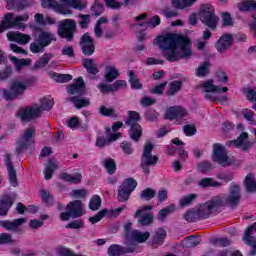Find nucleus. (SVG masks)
I'll return each instance as SVG.
<instances>
[{
	"instance_id": "nucleus-1",
	"label": "nucleus",
	"mask_w": 256,
	"mask_h": 256,
	"mask_svg": "<svg viewBox=\"0 0 256 256\" xmlns=\"http://www.w3.org/2000/svg\"><path fill=\"white\" fill-rule=\"evenodd\" d=\"M162 51L163 57L167 61L175 63L180 59H187L193 55L191 51V39L177 34H166L156 39Z\"/></svg>"
},
{
	"instance_id": "nucleus-2",
	"label": "nucleus",
	"mask_w": 256,
	"mask_h": 256,
	"mask_svg": "<svg viewBox=\"0 0 256 256\" xmlns=\"http://www.w3.org/2000/svg\"><path fill=\"white\" fill-rule=\"evenodd\" d=\"M55 105V102L51 98H43L39 104H33L32 106L20 108L18 111V117L21 121L29 123V121H35L43 115V111H51Z\"/></svg>"
},
{
	"instance_id": "nucleus-3",
	"label": "nucleus",
	"mask_w": 256,
	"mask_h": 256,
	"mask_svg": "<svg viewBox=\"0 0 256 256\" xmlns=\"http://www.w3.org/2000/svg\"><path fill=\"white\" fill-rule=\"evenodd\" d=\"M199 19L211 31H215L217 25H219V16L215 14V7L211 4H202L200 6Z\"/></svg>"
},
{
	"instance_id": "nucleus-4",
	"label": "nucleus",
	"mask_w": 256,
	"mask_h": 256,
	"mask_svg": "<svg viewBox=\"0 0 256 256\" xmlns=\"http://www.w3.org/2000/svg\"><path fill=\"white\" fill-rule=\"evenodd\" d=\"M218 204L221 207H237L241 203V186L237 183H231L227 196H216Z\"/></svg>"
},
{
	"instance_id": "nucleus-5",
	"label": "nucleus",
	"mask_w": 256,
	"mask_h": 256,
	"mask_svg": "<svg viewBox=\"0 0 256 256\" xmlns=\"http://www.w3.org/2000/svg\"><path fill=\"white\" fill-rule=\"evenodd\" d=\"M29 21V14L18 15L13 17V13H7L0 24V33L7 31V29H25L27 23Z\"/></svg>"
},
{
	"instance_id": "nucleus-6",
	"label": "nucleus",
	"mask_w": 256,
	"mask_h": 256,
	"mask_svg": "<svg viewBox=\"0 0 256 256\" xmlns=\"http://www.w3.org/2000/svg\"><path fill=\"white\" fill-rule=\"evenodd\" d=\"M35 135H37V130L35 126L24 129L23 133L20 135V138L17 141L16 153L21 155L23 151L32 149L35 147Z\"/></svg>"
},
{
	"instance_id": "nucleus-7",
	"label": "nucleus",
	"mask_w": 256,
	"mask_h": 256,
	"mask_svg": "<svg viewBox=\"0 0 256 256\" xmlns=\"http://www.w3.org/2000/svg\"><path fill=\"white\" fill-rule=\"evenodd\" d=\"M139 121H141V115L135 111L128 112V118L125 122L128 127H130L128 133L130 139L135 141V143H139L141 137L143 136V128L140 126Z\"/></svg>"
},
{
	"instance_id": "nucleus-8",
	"label": "nucleus",
	"mask_w": 256,
	"mask_h": 256,
	"mask_svg": "<svg viewBox=\"0 0 256 256\" xmlns=\"http://www.w3.org/2000/svg\"><path fill=\"white\" fill-rule=\"evenodd\" d=\"M155 145L151 142H146L144 145V150L141 157V168L145 175H149L150 168L153 165L159 163V157L152 155Z\"/></svg>"
},
{
	"instance_id": "nucleus-9",
	"label": "nucleus",
	"mask_w": 256,
	"mask_h": 256,
	"mask_svg": "<svg viewBox=\"0 0 256 256\" xmlns=\"http://www.w3.org/2000/svg\"><path fill=\"white\" fill-rule=\"evenodd\" d=\"M52 41H57L55 34L50 31H42L39 33L36 41L30 44V51H32V53H43L45 47H49Z\"/></svg>"
},
{
	"instance_id": "nucleus-10",
	"label": "nucleus",
	"mask_w": 256,
	"mask_h": 256,
	"mask_svg": "<svg viewBox=\"0 0 256 256\" xmlns=\"http://www.w3.org/2000/svg\"><path fill=\"white\" fill-rule=\"evenodd\" d=\"M213 161L221 165V167H231L235 165V157L227 155V149L222 144L213 145Z\"/></svg>"
},
{
	"instance_id": "nucleus-11",
	"label": "nucleus",
	"mask_w": 256,
	"mask_h": 256,
	"mask_svg": "<svg viewBox=\"0 0 256 256\" xmlns=\"http://www.w3.org/2000/svg\"><path fill=\"white\" fill-rule=\"evenodd\" d=\"M27 91V84L21 80H13L10 84V89H1L3 99L5 101H14L17 97H21Z\"/></svg>"
},
{
	"instance_id": "nucleus-12",
	"label": "nucleus",
	"mask_w": 256,
	"mask_h": 256,
	"mask_svg": "<svg viewBox=\"0 0 256 256\" xmlns=\"http://www.w3.org/2000/svg\"><path fill=\"white\" fill-rule=\"evenodd\" d=\"M66 212L60 214L61 221H69L71 217L77 219L83 215V202L81 200H74L67 204Z\"/></svg>"
},
{
	"instance_id": "nucleus-13",
	"label": "nucleus",
	"mask_w": 256,
	"mask_h": 256,
	"mask_svg": "<svg viewBox=\"0 0 256 256\" xmlns=\"http://www.w3.org/2000/svg\"><path fill=\"white\" fill-rule=\"evenodd\" d=\"M70 7L83 11L87 7V2H81V0H62L61 3L57 4L55 11L61 15H71L73 12L69 9Z\"/></svg>"
},
{
	"instance_id": "nucleus-14",
	"label": "nucleus",
	"mask_w": 256,
	"mask_h": 256,
	"mask_svg": "<svg viewBox=\"0 0 256 256\" xmlns=\"http://www.w3.org/2000/svg\"><path fill=\"white\" fill-rule=\"evenodd\" d=\"M219 209H221V206L217 200V197L214 196L205 203L200 204L196 211L198 212L200 219H207L211 213H215V211H219Z\"/></svg>"
},
{
	"instance_id": "nucleus-15",
	"label": "nucleus",
	"mask_w": 256,
	"mask_h": 256,
	"mask_svg": "<svg viewBox=\"0 0 256 256\" xmlns=\"http://www.w3.org/2000/svg\"><path fill=\"white\" fill-rule=\"evenodd\" d=\"M202 93H204L205 99H208V101L213 100V96L215 93H227L229 91L228 87H221L214 84L213 80H208L205 82L200 83L199 85Z\"/></svg>"
},
{
	"instance_id": "nucleus-16",
	"label": "nucleus",
	"mask_w": 256,
	"mask_h": 256,
	"mask_svg": "<svg viewBox=\"0 0 256 256\" xmlns=\"http://www.w3.org/2000/svg\"><path fill=\"white\" fill-rule=\"evenodd\" d=\"M137 187V181L133 178L126 179L120 189L118 190V201L120 203H125V201H129V197H131V193L135 191Z\"/></svg>"
},
{
	"instance_id": "nucleus-17",
	"label": "nucleus",
	"mask_w": 256,
	"mask_h": 256,
	"mask_svg": "<svg viewBox=\"0 0 256 256\" xmlns=\"http://www.w3.org/2000/svg\"><path fill=\"white\" fill-rule=\"evenodd\" d=\"M75 27H77L75 20L66 19L62 22L60 28L58 29V35L63 39H67V41H73Z\"/></svg>"
},
{
	"instance_id": "nucleus-18",
	"label": "nucleus",
	"mask_w": 256,
	"mask_h": 256,
	"mask_svg": "<svg viewBox=\"0 0 256 256\" xmlns=\"http://www.w3.org/2000/svg\"><path fill=\"white\" fill-rule=\"evenodd\" d=\"M249 139V133L242 132L236 140L226 143L227 147H235V149H242V151H249L253 146V142L247 141Z\"/></svg>"
},
{
	"instance_id": "nucleus-19",
	"label": "nucleus",
	"mask_w": 256,
	"mask_h": 256,
	"mask_svg": "<svg viewBox=\"0 0 256 256\" xmlns=\"http://www.w3.org/2000/svg\"><path fill=\"white\" fill-rule=\"evenodd\" d=\"M27 223L26 218H18L15 220H1L0 227L6 231H11L12 233H20L23 224Z\"/></svg>"
},
{
	"instance_id": "nucleus-20",
	"label": "nucleus",
	"mask_w": 256,
	"mask_h": 256,
	"mask_svg": "<svg viewBox=\"0 0 256 256\" xmlns=\"http://www.w3.org/2000/svg\"><path fill=\"white\" fill-rule=\"evenodd\" d=\"M256 233V222L249 226L246 231L244 232L243 241L246 245H249L252 247V250L250 252V255L254 256L256 255V237L253 236Z\"/></svg>"
},
{
	"instance_id": "nucleus-21",
	"label": "nucleus",
	"mask_w": 256,
	"mask_h": 256,
	"mask_svg": "<svg viewBox=\"0 0 256 256\" xmlns=\"http://www.w3.org/2000/svg\"><path fill=\"white\" fill-rule=\"evenodd\" d=\"M80 46L82 49V53L84 55H93L95 53V41L89 35V33H85L80 39Z\"/></svg>"
},
{
	"instance_id": "nucleus-22",
	"label": "nucleus",
	"mask_w": 256,
	"mask_h": 256,
	"mask_svg": "<svg viewBox=\"0 0 256 256\" xmlns=\"http://www.w3.org/2000/svg\"><path fill=\"white\" fill-rule=\"evenodd\" d=\"M187 115H189V112L181 106L169 107L165 113L166 119H169L170 121H173V119H183L187 117Z\"/></svg>"
},
{
	"instance_id": "nucleus-23",
	"label": "nucleus",
	"mask_w": 256,
	"mask_h": 256,
	"mask_svg": "<svg viewBox=\"0 0 256 256\" xmlns=\"http://www.w3.org/2000/svg\"><path fill=\"white\" fill-rule=\"evenodd\" d=\"M4 161L8 171L9 183L12 187H17V185H19L17 182V171H15V168L13 167V162H11V154L6 153Z\"/></svg>"
},
{
	"instance_id": "nucleus-24",
	"label": "nucleus",
	"mask_w": 256,
	"mask_h": 256,
	"mask_svg": "<svg viewBox=\"0 0 256 256\" xmlns=\"http://www.w3.org/2000/svg\"><path fill=\"white\" fill-rule=\"evenodd\" d=\"M137 246L132 245L127 248L119 245V244H113L108 248V255L109 256H121L125 255V253H133Z\"/></svg>"
},
{
	"instance_id": "nucleus-25",
	"label": "nucleus",
	"mask_w": 256,
	"mask_h": 256,
	"mask_svg": "<svg viewBox=\"0 0 256 256\" xmlns=\"http://www.w3.org/2000/svg\"><path fill=\"white\" fill-rule=\"evenodd\" d=\"M6 37L8 41H14L15 43H19V45H27L31 41V36L21 32L9 31Z\"/></svg>"
},
{
	"instance_id": "nucleus-26",
	"label": "nucleus",
	"mask_w": 256,
	"mask_h": 256,
	"mask_svg": "<svg viewBox=\"0 0 256 256\" xmlns=\"http://www.w3.org/2000/svg\"><path fill=\"white\" fill-rule=\"evenodd\" d=\"M233 45V36L230 34L222 35L216 42V49L219 53H225Z\"/></svg>"
},
{
	"instance_id": "nucleus-27",
	"label": "nucleus",
	"mask_w": 256,
	"mask_h": 256,
	"mask_svg": "<svg viewBox=\"0 0 256 256\" xmlns=\"http://www.w3.org/2000/svg\"><path fill=\"white\" fill-rule=\"evenodd\" d=\"M150 237L151 234L149 232L133 230L126 241H128V243H145Z\"/></svg>"
},
{
	"instance_id": "nucleus-28",
	"label": "nucleus",
	"mask_w": 256,
	"mask_h": 256,
	"mask_svg": "<svg viewBox=\"0 0 256 256\" xmlns=\"http://www.w3.org/2000/svg\"><path fill=\"white\" fill-rule=\"evenodd\" d=\"M13 203H15V198L13 196L5 195L0 199V215L5 217L11 207H13Z\"/></svg>"
},
{
	"instance_id": "nucleus-29",
	"label": "nucleus",
	"mask_w": 256,
	"mask_h": 256,
	"mask_svg": "<svg viewBox=\"0 0 256 256\" xmlns=\"http://www.w3.org/2000/svg\"><path fill=\"white\" fill-rule=\"evenodd\" d=\"M59 169V161L56 159H49L44 168V179L49 181L53 178V173Z\"/></svg>"
},
{
	"instance_id": "nucleus-30",
	"label": "nucleus",
	"mask_w": 256,
	"mask_h": 256,
	"mask_svg": "<svg viewBox=\"0 0 256 256\" xmlns=\"http://www.w3.org/2000/svg\"><path fill=\"white\" fill-rule=\"evenodd\" d=\"M68 93L71 95H83L85 93V81H83V78H77L74 84L69 85Z\"/></svg>"
},
{
	"instance_id": "nucleus-31",
	"label": "nucleus",
	"mask_w": 256,
	"mask_h": 256,
	"mask_svg": "<svg viewBox=\"0 0 256 256\" xmlns=\"http://www.w3.org/2000/svg\"><path fill=\"white\" fill-rule=\"evenodd\" d=\"M165 237H167V231L163 228H158L151 240L152 247L155 249H157V247H161V245L165 243Z\"/></svg>"
},
{
	"instance_id": "nucleus-32",
	"label": "nucleus",
	"mask_w": 256,
	"mask_h": 256,
	"mask_svg": "<svg viewBox=\"0 0 256 256\" xmlns=\"http://www.w3.org/2000/svg\"><path fill=\"white\" fill-rule=\"evenodd\" d=\"M117 77H119V70H117V67H115V65L106 66V71L104 74L106 83H113Z\"/></svg>"
},
{
	"instance_id": "nucleus-33",
	"label": "nucleus",
	"mask_w": 256,
	"mask_h": 256,
	"mask_svg": "<svg viewBox=\"0 0 256 256\" xmlns=\"http://www.w3.org/2000/svg\"><path fill=\"white\" fill-rule=\"evenodd\" d=\"M181 89H183V82L179 80H174L168 84V90L166 91V95L168 97H175V95L178 94Z\"/></svg>"
},
{
	"instance_id": "nucleus-34",
	"label": "nucleus",
	"mask_w": 256,
	"mask_h": 256,
	"mask_svg": "<svg viewBox=\"0 0 256 256\" xmlns=\"http://www.w3.org/2000/svg\"><path fill=\"white\" fill-rule=\"evenodd\" d=\"M245 189L248 193H256L255 174L249 173L244 179Z\"/></svg>"
},
{
	"instance_id": "nucleus-35",
	"label": "nucleus",
	"mask_w": 256,
	"mask_h": 256,
	"mask_svg": "<svg viewBox=\"0 0 256 256\" xmlns=\"http://www.w3.org/2000/svg\"><path fill=\"white\" fill-rule=\"evenodd\" d=\"M53 59V54L45 53L39 60L34 63V69H43L47 67L49 62Z\"/></svg>"
},
{
	"instance_id": "nucleus-36",
	"label": "nucleus",
	"mask_w": 256,
	"mask_h": 256,
	"mask_svg": "<svg viewBox=\"0 0 256 256\" xmlns=\"http://www.w3.org/2000/svg\"><path fill=\"white\" fill-rule=\"evenodd\" d=\"M10 61L13 63L16 71L23 69V67H27L31 65V59H19L15 56L10 57Z\"/></svg>"
},
{
	"instance_id": "nucleus-37",
	"label": "nucleus",
	"mask_w": 256,
	"mask_h": 256,
	"mask_svg": "<svg viewBox=\"0 0 256 256\" xmlns=\"http://www.w3.org/2000/svg\"><path fill=\"white\" fill-rule=\"evenodd\" d=\"M69 101L74 104L76 109H83V107H89L91 105V101L87 98H78V97H71Z\"/></svg>"
},
{
	"instance_id": "nucleus-38",
	"label": "nucleus",
	"mask_w": 256,
	"mask_h": 256,
	"mask_svg": "<svg viewBox=\"0 0 256 256\" xmlns=\"http://www.w3.org/2000/svg\"><path fill=\"white\" fill-rule=\"evenodd\" d=\"M87 73L90 75H97L99 73V68L93 59H85L83 63Z\"/></svg>"
},
{
	"instance_id": "nucleus-39",
	"label": "nucleus",
	"mask_w": 256,
	"mask_h": 256,
	"mask_svg": "<svg viewBox=\"0 0 256 256\" xmlns=\"http://www.w3.org/2000/svg\"><path fill=\"white\" fill-rule=\"evenodd\" d=\"M198 186H200L202 189H205L207 187H221V182L215 181L213 178H202L198 181Z\"/></svg>"
},
{
	"instance_id": "nucleus-40",
	"label": "nucleus",
	"mask_w": 256,
	"mask_h": 256,
	"mask_svg": "<svg viewBox=\"0 0 256 256\" xmlns=\"http://www.w3.org/2000/svg\"><path fill=\"white\" fill-rule=\"evenodd\" d=\"M60 178L63 181H66V183H81V179H83V176L81 175V173H76L74 175L62 173L60 175Z\"/></svg>"
},
{
	"instance_id": "nucleus-41",
	"label": "nucleus",
	"mask_w": 256,
	"mask_h": 256,
	"mask_svg": "<svg viewBox=\"0 0 256 256\" xmlns=\"http://www.w3.org/2000/svg\"><path fill=\"white\" fill-rule=\"evenodd\" d=\"M102 165L107 169L109 175H113L117 171V164L113 158H106L102 161Z\"/></svg>"
},
{
	"instance_id": "nucleus-42",
	"label": "nucleus",
	"mask_w": 256,
	"mask_h": 256,
	"mask_svg": "<svg viewBox=\"0 0 256 256\" xmlns=\"http://www.w3.org/2000/svg\"><path fill=\"white\" fill-rule=\"evenodd\" d=\"M209 67H211L210 61H205L196 69L197 77H207L209 75Z\"/></svg>"
},
{
	"instance_id": "nucleus-43",
	"label": "nucleus",
	"mask_w": 256,
	"mask_h": 256,
	"mask_svg": "<svg viewBox=\"0 0 256 256\" xmlns=\"http://www.w3.org/2000/svg\"><path fill=\"white\" fill-rule=\"evenodd\" d=\"M184 219L188 223H195V221H199L201 218L199 216V212H197V209H191L184 214Z\"/></svg>"
},
{
	"instance_id": "nucleus-44",
	"label": "nucleus",
	"mask_w": 256,
	"mask_h": 256,
	"mask_svg": "<svg viewBox=\"0 0 256 256\" xmlns=\"http://www.w3.org/2000/svg\"><path fill=\"white\" fill-rule=\"evenodd\" d=\"M173 211H175V205H169L164 209H161L158 213V221H165V219H167V217H169Z\"/></svg>"
},
{
	"instance_id": "nucleus-45",
	"label": "nucleus",
	"mask_w": 256,
	"mask_h": 256,
	"mask_svg": "<svg viewBox=\"0 0 256 256\" xmlns=\"http://www.w3.org/2000/svg\"><path fill=\"white\" fill-rule=\"evenodd\" d=\"M129 83L131 84L132 89H143V84L135 76L133 70L128 71Z\"/></svg>"
},
{
	"instance_id": "nucleus-46",
	"label": "nucleus",
	"mask_w": 256,
	"mask_h": 256,
	"mask_svg": "<svg viewBox=\"0 0 256 256\" xmlns=\"http://www.w3.org/2000/svg\"><path fill=\"white\" fill-rule=\"evenodd\" d=\"M91 23V15L89 14H78V25L81 29H87Z\"/></svg>"
},
{
	"instance_id": "nucleus-47",
	"label": "nucleus",
	"mask_w": 256,
	"mask_h": 256,
	"mask_svg": "<svg viewBox=\"0 0 256 256\" xmlns=\"http://www.w3.org/2000/svg\"><path fill=\"white\" fill-rule=\"evenodd\" d=\"M52 79H54L56 83H68V81H71V79H73V76L71 74L53 73Z\"/></svg>"
},
{
	"instance_id": "nucleus-48",
	"label": "nucleus",
	"mask_w": 256,
	"mask_h": 256,
	"mask_svg": "<svg viewBox=\"0 0 256 256\" xmlns=\"http://www.w3.org/2000/svg\"><path fill=\"white\" fill-rule=\"evenodd\" d=\"M120 149H122L124 155H133V153L135 152L133 143L129 141H123L122 143H120Z\"/></svg>"
},
{
	"instance_id": "nucleus-49",
	"label": "nucleus",
	"mask_w": 256,
	"mask_h": 256,
	"mask_svg": "<svg viewBox=\"0 0 256 256\" xmlns=\"http://www.w3.org/2000/svg\"><path fill=\"white\" fill-rule=\"evenodd\" d=\"M153 209V206H142L141 208L137 209L134 218L135 219H141V217H145L146 215H151V213H148V211H151Z\"/></svg>"
},
{
	"instance_id": "nucleus-50",
	"label": "nucleus",
	"mask_w": 256,
	"mask_h": 256,
	"mask_svg": "<svg viewBox=\"0 0 256 256\" xmlns=\"http://www.w3.org/2000/svg\"><path fill=\"white\" fill-rule=\"evenodd\" d=\"M89 209H91V211H99L100 207H101V197H99V195H94L89 202Z\"/></svg>"
},
{
	"instance_id": "nucleus-51",
	"label": "nucleus",
	"mask_w": 256,
	"mask_h": 256,
	"mask_svg": "<svg viewBox=\"0 0 256 256\" xmlns=\"http://www.w3.org/2000/svg\"><path fill=\"white\" fill-rule=\"evenodd\" d=\"M197 199V194H188L180 199L179 204L180 207H189L193 201Z\"/></svg>"
},
{
	"instance_id": "nucleus-52",
	"label": "nucleus",
	"mask_w": 256,
	"mask_h": 256,
	"mask_svg": "<svg viewBox=\"0 0 256 256\" xmlns=\"http://www.w3.org/2000/svg\"><path fill=\"white\" fill-rule=\"evenodd\" d=\"M146 19H147V13H142L139 16L134 17V21L137 22L136 24H134V26L147 29L148 24H147V21H145Z\"/></svg>"
},
{
	"instance_id": "nucleus-53",
	"label": "nucleus",
	"mask_w": 256,
	"mask_h": 256,
	"mask_svg": "<svg viewBox=\"0 0 256 256\" xmlns=\"http://www.w3.org/2000/svg\"><path fill=\"white\" fill-rule=\"evenodd\" d=\"M40 195L44 201V203L48 206L51 207L55 203V200L53 199V196H51V193L47 192L46 190H41Z\"/></svg>"
},
{
	"instance_id": "nucleus-54",
	"label": "nucleus",
	"mask_w": 256,
	"mask_h": 256,
	"mask_svg": "<svg viewBox=\"0 0 256 256\" xmlns=\"http://www.w3.org/2000/svg\"><path fill=\"white\" fill-rule=\"evenodd\" d=\"M155 197V190L151 188H146L140 193V199L144 201H151Z\"/></svg>"
},
{
	"instance_id": "nucleus-55",
	"label": "nucleus",
	"mask_w": 256,
	"mask_h": 256,
	"mask_svg": "<svg viewBox=\"0 0 256 256\" xmlns=\"http://www.w3.org/2000/svg\"><path fill=\"white\" fill-rule=\"evenodd\" d=\"M153 219V214L142 216L141 218H138V225H141L142 227H148V225H152Z\"/></svg>"
},
{
	"instance_id": "nucleus-56",
	"label": "nucleus",
	"mask_w": 256,
	"mask_h": 256,
	"mask_svg": "<svg viewBox=\"0 0 256 256\" xmlns=\"http://www.w3.org/2000/svg\"><path fill=\"white\" fill-rule=\"evenodd\" d=\"M240 11H256V2L255 1H246L240 4Z\"/></svg>"
},
{
	"instance_id": "nucleus-57",
	"label": "nucleus",
	"mask_w": 256,
	"mask_h": 256,
	"mask_svg": "<svg viewBox=\"0 0 256 256\" xmlns=\"http://www.w3.org/2000/svg\"><path fill=\"white\" fill-rule=\"evenodd\" d=\"M242 116L244 117V119H246V121L250 123V125H256L255 113H253V111L249 109H244L242 111Z\"/></svg>"
},
{
	"instance_id": "nucleus-58",
	"label": "nucleus",
	"mask_w": 256,
	"mask_h": 256,
	"mask_svg": "<svg viewBox=\"0 0 256 256\" xmlns=\"http://www.w3.org/2000/svg\"><path fill=\"white\" fill-rule=\"evenodd\" d=\"M172 5L175 9H189L191 7L188 0H172Z\"/></svg>"
},
{
	"instance_id": "nucleus-59",
	"label": "nucleus",
	"mask_w": 256,
	"mask_h": 256,
	"mask_svg": "<svg viewBox=\"0 0 256 256\" xmlns=\"http://www.w3.org/2000/svg\"><path fill=\"white\" fill-rule=\"evenodd\" d=\"M213 169V164L211 162L203 161L198 164V171L200 173H209Z\"/></svg>"
},
{
	"instance_id": "nucleus-60",
	"label": "nucleus",
	"mask_w": 256,
	"mask_h": 256,
	"mask_svg": "<svg viewBox=\"0 0 256 256\" xmlns=\"http://www.w3.org/2000/svg\"><path fill=\"white\" fill-rule=\"evenodd\" d=\"M199 245V240L195 236H188L184 242V247L191 249L193 247H197Z\"/></svg>"
},
{
	"instance_id": "nucleus-61",
	"label": "nucleus",
	"mask_w": 256,
	"mask_h": 256,
	"mask_svg": "<svg viewBox=\"0 0 256 256\" xmlns=\"http://www.w3.org/2000/svg\"><path fill=\"white\" fill-rule=\"evenodd\" d=\"M106 215L107 209L101 210L95 216L90 217L89 221L90 223H92V225H95V223H99V221H101V219H103V217H105Z\"/></svg>"
},
{
	"instance_id": "nucleus-62",
	"label": "nucleus",
	"mask_w": 256,
	"mask_h": 256,
	"mask_svg": "<svg viewBox=\"0 0 256 256\" xmlns=\"http://www.w3.org/2000/svg\"><path fill=\"white\" fill-rule=\"evenodd\" d=\"M13 243V236L9 233L0 234V245H11Z\"/></svg>"
},
{
	"instance_id": "nucleus-63",
	"label": "nucleus",
	"mask_w": 256,
	"mask_h": 256,
	"mask_svg": "<svg viewBox=\"0 0 256 256\" xmlns=\"http://www.w3.org/2000/svg\"><path fill=\"white\" fill-rule=\"evenodd\" d=\"M95 145H96V147H99V149H103V147H107L108 145H111V144L109 142V138L99 136L96 139Z\"/></svg>"
},
{
	"instance_id": "nucleus-64",
	"label": "nucleus",
	"mask_w": 256,
	"mask_h": 256,
	"mask_svg": "<svg viewBox=\"0 0 256 256\" xmlns=\"http://www.w3.org/2000/svg\"><path fill=\"white\" fill-rule=\"evenodd\" d=\"M98 89L102 93H113L115 92V89L113 88V85H107L105 83H100L97 85Z\"/></svg>"
}]
</instances>
